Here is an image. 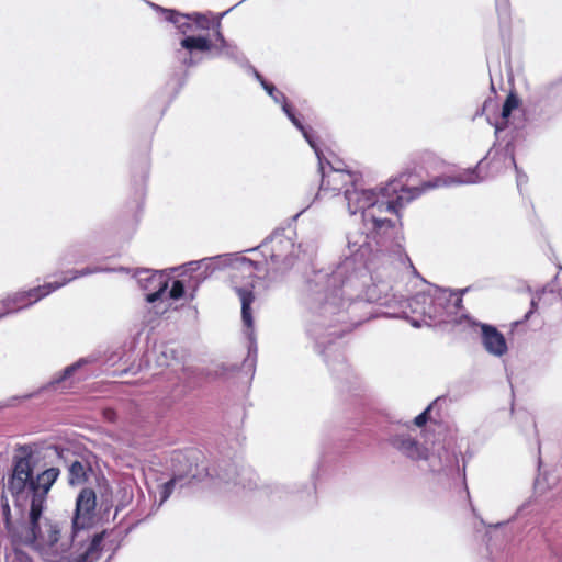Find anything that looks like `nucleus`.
I'll list each match as a JSON object with an SVG mask.
<instances>
[{
	"mask_svg": "<svg viewBox=\"0 0 562 562\" xmlns=\"http://www.w3.org/2000/svg\"><path fill=\"white\" fill-rule=\"evenodd\" d=\"M476 183L475 178H435L420 187L404 183L403 178H392L379 191L375 201L362 215L363 227L380 239L392 237L401 225L398 210L419 196L437 188H448Z\"/></svg>",
	"mask_w": 562,
	"mask_h": 562,
	"instance_id": "f257e3e1",
	"label": "nucleus"
},
{
	"mask_svg": "<svg viewBox=\"0 0 562 562\" xmlns=\"http://www.w3.org/2000/svg\"><path fill=\"white\" fill-rule=\"evenodd\" d=\"M32 465L29 458L21 457L14 461L8 490L16 502L30 499L29 524H18L7 533L14 546H31L34 548L38 519L45 507L47 494L59 476V469L49 468L32 476Z\"/></svg>",
	"mask_w": 562,
	"mask_h": 562,
	"instance_id": "f03ea898",
	"label": "nucleus"
},
{
	"mask_svg": "<svg viewBox=\"0 0 562 562\" xmlns=\"http://www.w3.org/2000/svg\"><path fill=\"white\" fill-rule=\"evenodd\" d=\"M216 259L231 270V286L240 300L243 324L247 328L249 339L252 341L254 317L251 304L255 301V272L258 270V265L239 254H228Z\"/></svg>",
	"mask_w": 562,
	"mask_h": 562,
	"instance_id": "7ed1b4c3",
	"label": "nucleus"
},
{
	"mask_svg": "<svg viewBox=\"0 0 562 562\" xmlns=\"http://www.w3.org/2000/svg\"><path fill=\"white\" fill-rule=\"evenodd\" d=\"M367 274L361 270H353L349 276L345 278L340 283V289L336 288L326 297L324 305L325 313H335L337 306H344V296L348 301L355 299H364L369 302H375L381 305H391L395 296L391 293L392 285L386 280L373 281L370 285H367L364 290L362 286L366 283Z\"/></svg>",
	"mask_w": 562,
	"mask_h": 562,
	"instance_id": "20e7f679",
	"label": "nucleus"
},
{
	"mask_svg": "<svg viewBox=\"0 0 562 562\" xmlns=\"http://www.w3.org/2000/svg\"><path fill=\"white\" fill-rule=\"evenodd\" d=\"M180 46L181 49L177 50V58L187 68L201 63V58H195V52H212L214 57L223 56L235 63L244 60V55L235 43L228 41L223 46H214L207 35L186 36L180 41Z\"/></svg>",
	"mask_w": 562,
	"mask_h": 562,
	"instance_id": "39448f33",
	"label": "nucleus"
},
{
	"mask_svg": "<svg viewBox=\"0 0 562 562\" xmlns=\"http://www.w3.org/2000/svg\"><path fill=\"white\" fill-rule=\"evenodd\" d=\"M102 269L94 268V269H82V270H71L68 272L70 274L69 277H64L60 281L49 282L44 285L31 289L29 291H22L13 294L12 296H9L5 301H3L0 305L3 307L2 311H0V317L4 316L8 313L19 311L23 307H26L42 297L47 296L49 293L56 291L57 289L64 286L65 284L69 283L70 281L85 277L91 273L100 272Z\"/></svg>",
	"mask_w": 562,
	"mask_h": 562,
	"instance_id": "423d86ee",
	"label": "nucleus"
},
{
	"mask_svg": "<svg viewBox=\"0 0 562 562\" xmlns=\"http://www.w3.org/2000/svg\"><path fill=\"white\" fill-rule=\"evenodd\" d=\"M380 237H374L369 231L363 232L361 229H353L347 234V249L350 257L347 258L342 265H340L331 274L330 283L336 286L338 282L345 280V274L352 267L353 262L360 261L366 262L367 259L372 255L375 245L379 244Z\"/></svg>",
	"mask_w": 562,
	"mask_h": 562,
	"instance_id": "0eeeda50",
	"label": "nucleus"
},
{
	"mask_svg": "<svg viewBox=\"0 0 562 562\" xmlns=\"http://www.w3.org/2000/svg\"><path fill=\"white\" fill-rule=\"evenodd\" d=\"M60 528L49 520L41 521L36 531L34 549L41 552L46 562H71L68 543L60 542Z\"/></svg>",
	"mask_w": 562,
	"mask_h": 562,
	"instance_id": "6e6552de",
	"label": "nucleus"
},
{
	"mask_svg": "<svg viewBox=\"0 0 562 562\" xmlns=\"http://www.w3.org/2000/svg\"><path fill=\"white\" fill-rule=\"evenodd\" d=\"M437 306H434L430 289L427 292L417 293L406 302V310L402 311V317L408 319L414 327L430 326L437 322Z\"/></svg>",
	"mask_w": 562,
	"mask_h": 562,
	"instance_id": "1a4fd4ad",
	"label": "nucleus"
},
{
	"mask_svg": "<svg viewBox=\"0 0 562 562\" xmlns=\"http://www.w3.org/2000/svg\"><path fill=\"white\" fill-rule=\"evenodd\" d=\"M261 247L263 254L269 252L273 265L279 269H286L293 263L302 246H295L293 238L283 232H276Z\"/></svg>",
	"mask_w": 562,
	"mask_h": 562,
	"instance_id": "9d476101",
	"label": "nucleus"
},
{
	"mask_svg": "<svg viewBox=\"0 0 562 562\" xmlns=\"http://www.w3.org/2000/svg\"><path fill=\"white\" fill-rule=\"evenodd\" d=\"M439 172L440 176H446L447 172H452L447 162L441 159L436 153L431 150H420L414 153L406 165L404 172L401 176H420L422 173Z\"/></svg>",
	"mask_w": 562,
	"mask_h": 562,
	"instance_id": "9b49d317",
	"label": "nucleus"
},
{
	"mask_svg": "<svg viewBox=\"0 0 562 562\" xmlns=\"http://www.w3.org/2000/svg\"><path fill=\"white\" fill-rule=\"evenodd\" d=\"M378 195L379 192L367 188L363 178L352 179L345 189V199L350 214L361 212L363 215Z\"/></svg>",
	"mask_w": 562,
	"mask_h": 562,
	"instance_id": "f8f14e48",
	"label": "nucleus"
},
{
	"mask_svg": "<svg viewBox=\"0 0 562 562\" xmlns=\"http://www.w3.org/2000/svg\"><path fill=\"white\" fill-rule=\"evenodd\" d=\"M138 284L147 291L146 301L155 303L162 299L168 288V279L158 271L140 270L135 276Z\"/></svg>",
	"mask_w": 562,
	"mask_h": 562,
	"instance_id": "ddd939ff",
	"label": "nucleus"
},
{
	"mask_svg": "<svg viewBox=\"0 0 562 562\" xmlns=\"http://www.w3.org/2000/svg\"><path fill=\"white\" fill-rule=\"evenodd\" d=\"M97 496L93 490L83 488L76 501V512L72 519L75 529L88 527L94 516Z\"/></svg>",
	"mask_w": 562,
	"mask_h": 562,
	"instance_id": "4468645a",
	"label": "nucleus"
},
{
	"mask_svg": "<svg viewBox=\"0 0 562 562\" xmlns=\"http://www.w3.org/2000/svg\"><path fill=\"white\" fill-rule=\"evenodd\" d=\"M467 321L471 325H476V323L471 322L468 317ZM477 326L481 328V341L486 352L498 358L507 353L506 339L496 327L487 324H477Z\"/></svg>",
	"mask_w": 562,
	"mask_h": 562,
	"instance_id": "2eb2a0df",
	"label": "nucleus"
},
{
	"mask_svg": "<svg viewBox=\"0 0 562 562\" xmlns=\"http://www.w3.org/2000/svg\"><path fill=\"white\" fill-rule=\"evenodd\" d=\"M430 293L434 306L439 307V310L437 308V322H448V316L459 310L462 302L461 297L458 294L439 288H431Z\"/></svg>",
	"mask_w": 562,
	"mask_h": 562,
	"instance_id": "dca6fc26",
	"label": "nucleus"
},
{
	"mask_svg": "<svg viewBox=\"0 0 562 562\" xmlns=\"http://www.w3.org/2000/svg\"><path fill=\"white\" fill-rule=\"evenodd\" d=\"M149 7L160 14L165 21L172 23L178 32L186 36H192L189 33L195 32L192 20L186 18V13H181L175 9H166L156 3L148 2Z\"/></svg>",
	"mask_w": 562,
	"mask_h": 562,
	"instance_id": "f3484780",
	"label": "nucleus"
},
{
	"mask_svg": "<svg viewBox=\"0 0 562 562\" xmlns=\"http://www.w3.org/2000/svg\"><path fill=\"white\" fill-rule=\"evenodd\" d=\"M391 445L412 460H422L428 458L426 449L409 436H395L391 439Z\"/></svg>",
	"mask_w": 562,
	"mask_h": 562,
	"instance_id": "a211bd4d",
	"label": "nucleus"
},
{
	"mask_svg": "<svg viewBox=\"0 0 562 562\" xmlns=\"http://www.w3.org/2000/svg\"><path fill=\"white\" fill-rule=\"evenodd\" d=\"M300 132L302 133L304 139L313 148V150L318 159V169H319L321 176H326V173H327L325 164L328 165V168H329L328 171L345 172L344 164L341 161H339L337 165H333L330 161L323 158V154L317 145L314 131L311 127L304 126V130L300 131Z\"/></svg>",
	"mask_w": 562,
	"mask_h": 562,
	"instance_id": "6ab92c4d",
	"label": "nucleus"
},
{
	"mask_svg": "<svg viewBox=\"0 0 562 562\" xmlns=\"http://www.w3.org/2000/svg\"><path fill=\"white\" fill-rule=\"evenodd\" d=\"M102 543V535H95L90 541L85 553L79 555L76 559L71 558V562H93L98 557L101 550Z\"/></svg>",
	"mask_w": 562,
	"mask_h": 562,
	"instance_id": "aec40b11",
	"label": "nucleus"
},
{
	"mask_svg": "<svg viewBox=\"0 0 562 562\" xmlns=\"http://www.w3.org/2000/svg\"><path fill=\"white\" fill-rule=\"evenodd\" d=\"M184 16L192 20L195 31H210L211 30V18H213L212 12H207V13L192 12V13H186Z\"/></svg>",
	"mask_w": 562,
	"mask_h": 562,
	"instance_id": "412c9836",
	"label": "nucleus"
},
{
	"mask_svg": "<svg viewBox=\"0 0 562 562\" xmlns=\"http://www.w3.org/2000/svg\"><path fill=\"white\" fill-rule=\"evenodd\" d=\"M86 467L80 461H74L69 467V483L78 485L86 481Z\"/></svg>",
	"mask_w": 562,
	"mask_h": 562,
	"instance_id": "4be33fe9",
	"label": "nucleus"
},
{
	"mask_svg": "<svg viewBox=\"0 0 562 562\" xmlns=\"http://www.w3.org/2000/svg\"><path fill=\"white\" fill-rule=\"evenodd\" d=\"M183 480H184L183 476L175 475L170 481H168L167 483H165L162 485V490L160 493V495H161L160 505L169 498V496L171 495L176 485L179 484L181 487L184 485V483H182Z\"/></svg>",
	"mask_w": 562,
	"mask_h": 562,
	"instance_id": "5701e85b",
	"label": "nucleus"
},
{
	"mask_svg": "<svg viewBox=\"0 0 562 562\" xmlns=\"http://www.w3.org/2000/svg\"><path fill=\"white\" fill-rule=\"evenodd\" d=\"M518 104H519L518 98L514 93H509L507 95V98L505 99L503 106H502V111H501L502 119L504 121H507L509 119V116L512 115L513 111L518 106Z\"/></svg>",
	"mask_w": 562,
	"mask_h": 562,
	"instance_id": "b1692460",
	"label": "nucleus"
},
{
	"mask_svg": "<svg viewBox=\"0 0 562 562\" xmlns=\"http://www.w3.org/2000/svg\"><path fill=\"white\" fill-rule=\"evenodd\" d=\"M0 522L3 524L5 531L8 532L14 526L11 519V508L7 499L1 501L0 505Z\"/></svg>",
	"mask_w": 562,
	"mask_h": 562,
	"instance_id": "393cba45",
	"label": "nucleus"
},
{
	"mask_svg": "<svg viewBox=\"0 0 562 562\" xmlns=\"http://www.w3.org/2000/svg\"><path fill=\"white\" fill-rule=\"evenodd\" d=\"M268 95L278 104L282 106H284V103H288L286 101V97L283 92H281L280 90H278L274 85L270 83L269 86H265V89H263Z\"/></svg>",
	"mask_w": 562,
	"mask_h": 562,
	"instance_id": "a878e982",
	"label": "nucleus"
},
{
	"mask_svg": "<svg viewBox=\"0 0 562 562\" xmlns=\"http://www.w3.org/2000/svg\"><path fill=\"white\" fill-rule=\"evenodd\" d=\"M85 363V360H79L78 362L67 367L64 372L56 379H54L52 381V384H59L61 383L63 381L67 380L68 378H70L74 372L79 368L81 367V364Z\"/></svg>",
	"mask_w": 562,
	"mask_h": 562,
	"instance_id": "bb28decb",
	"label": "nucleus"
},
{
	"mask_svg": "<svg viewBox=\"0 0 562 562\" xmlns=\"http://www.w3.org/2000/svg\"><path fill=\"white\" fill-rule=\"evenodd\" d=\"M282 111L299 131L304 130L305 125H303V123L299 120V117L294 113L293 108L289 103H284V106H282Z\"/></svg>",
	"mask_w": 562,
	"mask_h": 562,
	"instance_id": "cd10ccee",
	"label": "nucleus"
},
{
	"mask_svg": "<svg viewBox=\"0 0 562 562\" xmlns=\"http://www.w3.org/2000/svg\"><path fill=\"white\" fill-rule=\"evenodd\" d=\"M184 294L183 283L179 280L173 281L170 291L168 292V296L172 300H179Z\"/></svg>",
	"mask_w": 562,
	"mask_h": 562,
	"instance_id": "c85d7f7f",
	"label": "nucleus"
},
{
	"mask_svg": "<svg viewBox=\"0 0 562 562\" xmlns=\"http://www.w3.org/2000/svg\"><path fill=\"white\" fill-rule=\"evenodd\" d=\"M496 11L498 15L503 19L507 18L509 14V3L508 0H495Z\"/></svg>",
	"mask_w": 562,
	"mask_h": 562,
	"instance_id": "c756f323",
	"label": "nucleus"
},
{
	"mask_svg": "<svg viewBox=\"0 0 562 562\" xmlns=\"http://www.w3.org/2000/svg\"><path fill=\"white\" fill-rule=\"evenodd\" d=\"M213 34L215 38V43H213L214 46H223L228 42L223 35L222 30L214 31Z\"/></svg>",
	"mask_w": 562,
	"mask_h": 562,
	"instance_id": "7c9ffc66",
	"label": "nucleus"
},
{
	"mask_svg": "<svg viewBox=\"0 0 562 562\" xmlns=\"http://www.w3.org/2000/svg\"><path fill=\"white\" fill-rule=\"evenodd\" d=\"M228 11H225L221 14H218L214 20L211 19V30L214 32V31H217V30H221L222 29V18L227 13Z\"/></svg>",
	"mask_w": 562,
	"mask_h": 562,
	"instance_id": "2f4dec72",
	"label": "nucleus"
},
{
	"mask_svg": "<svg viewBox=\"0 0 562 562\" xmlns=\"http://www.w3.org/2000/svg\"><path fill=\"white\" fill-rule=\"evenodd\" d=\"M213 259L214 258H204V259H201L198 261H192L189 263V266H191V267L196 266V268L204 267L205 269H209Z\"/></svg>",
	"mask_w": 562,
	"mask_h": 562,
	"instance_id": "473e14b6",
	"label": "nucleus"
},
{
	"mask_svg": "<svg viewBox=\"0 0 562 562\" xmlns=\"http://www.w3.org/2000/svg\"><path fill=\"white\" fill-rule=\"evenodd\" d=\"M430 407H428L427 409H425L422 414H419L418 416L415 417L414 419V424L418 427L423 426L426 424L427 422V415H428V412H429Z\"/></svg>",
	"mask_w": 562,
	"mask_h": 562,
	"instance_id": "72a5a7b5",
	"label": "nucleus"
},
{
	"mask_svg": "<svg viewBox=\"0 0 562 562\" xmlns=\"http://www.w3.org/2000/svg\"><path fill=\"white\" fill-rule=\"evenodd\" d=\"M254 76H255L256 80L261 85V87H262L263 89H265V86L267 87V86H269V85H270V82H268V81L263 78V76H262L259 71H257L256 69H254Z\"/></svg>",
	"mask_w": 562,
	"mask_h": 562,
	"instance_id": "f704fd0d",
	"label": "nucleus"
},
{
	"mask_svg": "<svg viewBox=\"0 0 562 562\" xmlns=\"http://www.w3.org/2000/svg\"><path fill=\"white\" fill-rule=\"evenodd\" d=\"M16 558L20 560V562H33L31 557L21 550H15Z\"/></svg>",
	"mask_w": 562,
	"mask_h": 562,
	"instance_id": "c9c22d12",
	"label": "nucleus"
},
{
	"mask_svg": "<svg viewBox=\"0 0 562 562\" xmlns=\"http://www.w3.org/2000/svg\"><path fill=\"white\" fill-rule=\"evenodd\" d=\"M104 417L109 420V422H115L116 419V413L112 409H105L104 411Z\"/></svg>",
	"mask_w": 562,
	"mask_h": 562,
	"instance_id": "e433bc0d",
	"label": "nucleus"
},
{
	"mask_svg": "<svg viewBox=\"0 0 562 562\" xmlns=\"http://www.w3.org/2000/svg\"><path fill=\"white\" fill-rule=\"evenodd\" d=\"M537 307V303L535 300L531 301V310L526 314V318H529L530 314L533 312V310Z\"/></svg>",
	"mask_w": 562,
	"mask_h": 562,
	"instance_id": "4c0bfd02",
	"label": "nucleus"
},
{
	"mask_svg": "<svg viewBox=\"0 0 562 562\" xmlns=\"http://www.w3.org/2000/svg\"><path fill=\"white\" fill-rule=\"evenodd\" d=\"M326 183H325V178H322V181H321V184H319V190L321 192L325 191L326 190Z\"/></svg>",
	"mask_w": 562,
	"mask_h": 562,
	"instance_id": "58836bf2",
	"label": "nucleus"
},
{
	"mask_svg": "<svg viewBox=\"0 0 562 562\" xmlns=\"http://www.w3.org/2000/svg\"><path fill=\"white\" fill-rule=\"evenodd\" d=\"M540 486H541L540 481H537V483H536V488H537V490H540Z\"/></svg>",
	"mask_w": 562,
	"mask_h": 562,
	"instance_id": "ea45409f",
	"label": "nucleus"
},
{
	"mask_svg": "<svg viewBox=\"0 0 562 562\" xmlns=\"http://www.w3.org/2000/svg\"><path fill=\"white\" fill-rule=\"evenodd\" d=\"M252 351V346H250L249 350H248V353L250 355Z\"/></svg>",
	"mask_w": 562,
	"mask_h": 562,
	"instance_id": "a19ab883",
	"label": "nucleus"
}]
</instances>
